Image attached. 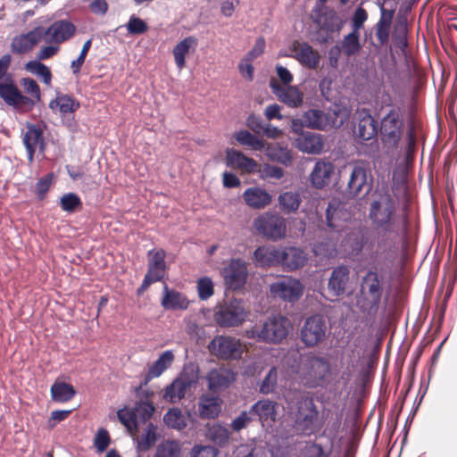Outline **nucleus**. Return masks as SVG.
<instances>
[{
	"instance_id": "obj_30",
	"label": "nucleus",
	"mask_w": 457,
	"mask_h": 457,
	"mask_svg": "<svg viewBox=\"0 0 457 457\" xmlns=\"http://www.w3.org/2000/svg\"><path fill=\"white\" fill-rule=\"evenodd\" d=\"M162 306L165 310H187L189 306V301L187 296L174 289H170L165 284L162 290Z\"/></svg>"
},
{
	"instance_id": "obj_47",
	"label": "nucleus",
	"mask_w": 457,
	"mask_h": 457,
	"mask_svg": "<svg viewBox=\"0 0 457 457\" xmlns=\"http://www.w3.org/2000/svg\"><path fill=\"white\" fill-rule=\"evenodd\" d=\"M361 47L359 33L353 31L344 37L340 48L345 55L352 56L356 54L360 51Z\"/></svg>"
},
{
	"instance_id": "obj_39",
	"label": "nucleus",
	"mask_w": 457,
	"mask_h": 457,
	"mask_svg": "<svg viewBox=\"0 0 457 457\" xmlns=\"http://www.w3.org/2000/svg\"><path fill=\"white\" fill-rule=\"evenodd\" d=\"M234 138L241 145L250 147L254 151H262L265 148V141L252 134L248 130L242 129L234 134Z\"/></svg>"
},
{
	"instance_id": "obj_13",
	"label": "nucleus",
	"mask_w": 457,
	"mask_h": 457,
	"mask_svg": "<svg viewBox=\"0 0 457 457\" xmlns=\"http://www.w3.org/2000/svg\"><path fill=\"white\" fill-rule=\"evenodd\" d=\"M41 32L46 42L60 45L75 35L76 26L68 20H59L53 22L47 29L42 27Z\"/></svg>"
},
{
	"instance_id": "obj_22",
	"label": "nucleus",
	"mask_w": 457,
	"mask_h": 457,
	"mask_svg": "<svg viewBox=\"0 0 457 457\" xmlns=\"http://www.w3.org/2000/svg\"><path fill=\"white\" fill-rule=\"evenodd\" d=\"M193 381L185 376L177 378L167 386L162 395L166 402L175 403L184 398L186 392L191 387Z\"/></svg>"
},
{
	"instance_id": "obj_62",
	"label": "nucleus",
	"mask_w": 457,
	"mask_h": 457,
	"mask_svg": "<svg viewBox=\"0 0 457 457\" xmlns=\"http://www.w3.org/2000/svg\"><path fill=\"white\" fill-rule=\"evenodd\" d=\"M71 413V410H58L51 413L47 420V425L50 428H54L57 423L66 420Z\"/></svg>"
},
{
	"instance_id": "obj_55",
	"label": "nucleus",
	"mask_w": 457,
	"mask_h": 457,
	"mask_svg": "<svg viewBox=\"0 0 457 457\" xmlns=\"http://www.w3.org/2000/svg\"><path fill=\"white\" fill-rule=\"evenodd\" d=\"M111 443V437L108 431L101 428L96 434L94 438V445L98 453H104Z\"/></svg>"
},
{
	"instance_id": "obj_35",
	"label": "nucleus",
	"mask_w": 457,
	"mask_h": 457,
	"mask_svg": "<svg viewBox=\"0 0 457 457\" xmlns=\"http://www.w3.org/2000/svg\"><path fill=\"white\" fill-rule=\"evenodd\" d=\"M49 107L53 111L58 110L64 116L75 112L80 107V104L71 96L60 95L50 102Z\"/></svg>"
},
{
	"instance_id": "obj_63",
	"label": "nucleus",
	"mask_w": 457,
	"mask_h": 457,
	"mask_svg": "<svg viewBox=\"0 0 457 457\" xmlns=\"http://www.w3.org/2000/svg\"><path fill=\"white\" fill-rule=\"evenodd\" d=\"M368 18L367 12L362 8L359 7L354 12L353 17V31L358 32L361 28H362L363 23Z\"/></svg>"
},
{
	"instance_id": "obj_29",
	"label": "nucleus",
	"mask_w": 457,
	"mask_h": 457,
	"mask_svg": "<svg viewBox=\"0 0 457 457\" xmlns=\"http://www.w3.org/2000/svg\"><path fill=\"white\" fill-rule=\"evenodd\" d=\"M349 269L346 266L335 268L328 280V289L333 296H340L345 294L349 281Z\"/></svg>"
},
{
	"instance_id": "obj_57",
	"label": "nucleus",
	"mask_w": 457,
	"mask_h": 457,
	"mask_svg": "<svg viewBox=\"0 0 457 457\" xmlns=\"http://www.w3.org/2000/svg\"><path fill=\"white\" fill-rule=\"evenodd\" d=\"M330 454V450H325L320 444L316 442L308 444L304 451L305 457H329Z\"/></svg>"
},
{
	"instance_id": "obj_31",
	"label": "nucleus",
	"mask_w": 457,
	"mask_h": 457,
	"mask_svg": "<svg viewBox=\"0 0 457 457\" xmlns=\"http://www.w3.org/2000/svg\"><path fill=\"white\" fill-rule=\"evenodd\" d=\"M295 141L297 148L308 154H320L324 146L321 136L310 131H302Z\"/></svg>"
},
{
	"instance_id": "obj_32",
	"label": "nucleus",
	"mask_w": 457,
	"mask_h": 457,
	"mask_svg": "<svg viewBox=\"0 0 457 457\" xmlns=\"http://www.w3.org/2000/svg\"><path fill=\"white\" fill-rule=\"evenodd\" d=\"M278 403L269 399H263L256 402L251 407V411L253 416H257L259 420L264 421H275L277 416Z\"/></svg>"
},
{
	"instance_id": "obj_1",
	"label": "nucleus",
	"mask_w": 457,
	"mask_h": 457,
	"mask_svg": "<svg viewBox=\"0 0 457 457\" xmlns=\"http://www.w3.org/2000/svg\"><path fill=\"white\" fill-rule=\"evenodd\" d=\"M406 178L393 174L391 189L385 188L377 193L370 204L369 219L372 226L387 237L378 243L376 255L380 257L377 264L361 277L356 295V305L360 312L374 319L383 302H387L386 281L383 272L391 269L397 251L394 239H405L410 232V209L407 200H401L396 191L404 187Z\"/></svg>"
},
{
	"instance_id": "obj_41",
	"label": "nucleus",
	"mask_w": 457,
	"mask_h": 457,
	"mask_svg": "<svg viewBox=\"0 0 457 457\" xmlns=\"http://www.w3.org/2000/svg\"><path fill=\"white\" fill-rule=\"evenodd\" d=\"M218 398L213 396H202L199 402V412L202 418L213 419L220 411Z\"/></svg>"
},
{
	"instance_id": "obj_3",
	"label": "nucleus",
	"mask_w": 457,
	"mask_h": 457,
	"mask_svg": "<svg viewBox=\"0 0 457 457\" xmlns=\"http://www.w3.org/2000/svg\"><path fill=\"white\" fill-rule=\"evenodd\" d=\"M293 428L301 436H310L318 433L323 427V420L312 395L298 397L291 412Z\"/></svg>"
},
{
	"instance_id": "obj_49",
	"label": "nucleus",
	"mask_w": 457,
	"mask_h": 457,
	"mask_svg": "<svg viewBox=\"0 0 457 457\" xmlns=\"http://www.w3.org/2000/svg\"><path fill=\"white\" fill-rule=\"evenodd\" d=\"M60 206L62 211L72 213L82 208V202L75 193H68L61 197Z\"/></svg>"
},
{
	"instance_id": "obj_53",
	"label": "nucleus",
	"mask_w": 457,
	"mask_h": 457,
	"mask_svg": "<svg viewBox=\"0 0 457 457\" xmlns=\"http://www.w3.org/2000/svg\"><path fill=\"white\" fill-rule=\"evenodd\" d=\"M407 143L404 148L405 159L407 162L412 161L416 151V132L413 125H410L407 129Z\"/></svg>"
},
{
	"instance_id": "obj_34",
	"label": "nucleus",
	"mask_w": 457,
	"mask_h": 457,
	"mask_svg": "<svg viewBox=\"0 0 457 457\" xmlns=\"http://www.w3.org/2000/svg\"><path fill=\"white\" fill-rule=\"evenodd\" d=\"M197 46V38L189 36L179 42L173 48V56L177 67L181 70L186 66V55L190 49H195Z\"/></svg>"
},
{
	"instance_id": "obj_42",
	"label": "nucleus",
	"mask_w": 457,
	"mask_h": 457,
	"mask_svg": "<svg viewBox=\"0 0 457 457\" xmlns=\"http://www.w3.org/2000/svg\"><path fill=\"white\" fill-rule=\"evenodd\" d=\"M181 453V445L176 440H165L156 447L153 457H179Z\"/></svg>"
},
{
	"instance_id": "obj_2",
	"label": "nucleus",
	"mask_w": 457,
	"mask_h": 457,
	"mask_svg": "<svg viewBox=\"0 0 457 457\" xmlns=\"http://www.w3.org/2000/svg\"><path fill=\"white\" fill-rule=\"evenodd\" d=\"M12 63V56L5 54L0 58V98H2L7 105L12 106L21 112L31 111L36 102L40 101V87L36 80L30 78L21 79V85L27 94L31 97L21 94L18 88L13 77L8 72Z\"/></svg>"
},
{
	"instance_id": "obj_43",
	"label": "nucleus",
	"mask_w": 457,
	"mask_h": 457,
	"mask_svg": "<svg viewBox=\"0 0 457 457\" xmlns=\"http://www.w3.org/2000/svg\"><path fill=\"white\" fill-rule=\"evenodd\" d=\"M117 417L130 434L133 435L137 431L139 423L137 419V412H135L134 409L122 408L117 411Z\"/></svg>"
},
{
	"instance_id": "obj_52",
	"label": "nucleus",
	"mask_w": 457,
	"mask_h": 457,
	"mask_svg": "<svg viewBox=\"0 0 457 457\" xmlns=\"http://www.w3.org/2000/svg\"><path fill=\"white\" fill-rule=\"evenodd\" d=\"M197 292L201 300H207L214 294V287L212 279L208 277H204L197 281Z\"/></svg>"
},
{
	"instance_id": "obj_38",
	"label": "nucleus",
	"mask_w": 457,
	"mask_h": 457,
	"mask_svg": "<svg viewBox=\"0 0 457 457\" xmlns=\"http://www.w3.org/2000/svg\"><path fill=\"white\" fill-rule=\"evenodd\" d=\"M174 361L172 351L167 350L163 352L159 358L150 366L147 377L149 378H157L170 368Z\"/></svg>"
},
{
	"instance_id": "obj_60",
	"label": "nucleus",
	"mask_w": 457,
	"mask_h": 457,
	"mask_svg": "<svg viewBox=\"0 0 457 457\" xmlns=\"http://www.w3.org/2000/svg\"><path fill=\"white\" fill-rule=\"evenodd\" d=\"M391 25L386 24L384 21H378L376 25V37L379 46L387 43L389 39Z\"/></svg>"
},
{
	"instance_id": "obj_10",
	"label": "nucleus",
	"mask_w": 457,
	"mask_h": 457,
	"mask_svg": "<svg viewBox=\"0 0 457 457\" xmlns=\"http://www.w3.org/2000/svg\"><path fill=\"white\" fill-rule=\"evenodd\" d=\"M247 262L240 258L231 259L221 271L227 288L237 291L242 289L248 278Z\"/></svg>"
},
{
	"instance_id": "obj_56",
	"label": "nucleus",
	"mask_w": 457,
	"mask_h": 457,
	"mask_svg": "<svg viewBox=\"0 0 457 457\" xmlns=\"http://www.w3.org/2000/svg\"><path fill=\"white\" fill-rule=\"evenodd\" d=\"M253 416L251 409L248 411H242L239 416L232 420L230 425L231 428L237 432L242 430L250 424L253 420Z\"/></svg>"
},
{
	"instance_id": "obj_18",
	"label": "nucleus",
	"mask_w": 457,
	"mask_h": 457,
	"mask_svg": "<svg viewBox=\"0 0 457 457\" xmlns=\"http://www.w3.org/2000/svg\"><path fill=\"white\" fill-rule=\"evenodd\" d=\"M208 387L212 392H218L229 386L236 379L235 373L228 368L220 367L210 370L206 376Z\"/></svg>"
},
{
	"instance_id": "obj_27",
	"label": "nucleus",
	"mask_w": 457,
	"mask_h": 457,
	"mask_svg": "<svg viewBox=\"0 0 457 457\" xmlns=\"http://www.w3.org/2000/svg\"><path fill=\"white\" fill-rule=\"evenodd\" d=\"M243 199L249 207L261 210L270 204L272 196L265 189L253 187L245 190Z\"/></svg>"
},
{
	"instance_id": "obj_37",
	"label": "nucleus",
	"mask_w": 457,
	"mask_h": 457,
	"mask_svg": "<svg viewBox=\"0 0 457 457\" xmlns=\"http://www.w3.org/2000/svg\"><path fill=\"white\" fill-rule=\"evenodd\" d=\"M278 202L279 209L284 213L289 214L298 210L302 199L297 192L287 191L278 195Z\"/></svg>"
},
{
	"instance_id": "obj_7",
	"label": "nucleus",
	"mask_w": 457,
	"mask_h": 457,
	"mask_svg": "<svg viewBox=\"0 0 457 457\" xmlns=\"http://www.w3.org/2000/svg\"><path fill=\"white\" fill-rule=\"evenodd\" d=\"M246 312L241 300L231 298L217 304L214 308L213 319L220 328H234L242 325L247 319Z\"/></svg>"
},
{
	"instance_id": "obj_40",
	"label": "nucleus",
	"mask_w": 457,
	"mask_h": 457,
	"mask_svg": "<svg viewBox=\"0 0 457 457\" xmlns=\"http://www.w3.org/2000/svg\"><path fill=\"white\" fill-rule=\"evenodd\" d=\"M303 123L308 128L324 129L328 125V118L324 112L320 110L312 109L303 116Z\"/></svg>"
},
{
	"instance_id": "obj_6",
	"label": "nucleus",
	"mask_w": 457,
	"mask_h": 457,
	"mask_svg": "<svg viewBox=\"0 0 457 457\" xmlns=\"http://www.w3.org/2000/svg\"><path fill=\"white\" fill-rule=\"evenodd\" d=\"M378 132L384 147L397 149L404 132V111L399 107L390 109L381 119Z\"/></svg>"
},
{
	"instance_id": "obj_54",
	"label": "nucleus",
	"mask_w": 457,
	"mask_h": 457,
	"mask_svg": "<svg viewBox=\"0 0 457 457\" xmlns=\"http://www.w3.org/2000/svg\"><path fill=\"white\" fill-rule=\"evenodd\" d=\"M126 27L131 35H141L148 30L146 22L135 15L130 16Z\"/></svg>"
},
{
	"instance_id": "obj_16",
	"label": "nucleus",
	"mask_w": 457,
	"mask_h": 457,
	"mask_svg": "<svg viewBox=\"0 0 457 457\" xmlns=\"http://www.w3.org/2000/svg\"><path fill=\"white\" fill-rule=\"evenodd\" d=\"M292 51L295 53L293 57L299 62V63L308 69L315 70L319 67L320 62V55L307 42L295 41L292 45Z\"/></svg>"
},
{
	"instance_id": "obj_12",
	"label": "nucleus",
	"mask_w": 457,
	"mask_h": 457,
	"mask_svg": "<svg viewBox=\"0 0 457 457\" xmlns=\"http://www.w3.org/2000/svg\"><path fill=\"white\" fill-rule=\"evenodd\" d=\"M304 287L301 281L291 277L283 278L270 286V294L274 297L287 302H295L300 299Z\"/></svg>"
},
{
	"instance_id": "obj_26",
	"label": "nucleus",
	"mask_w": 457,
	"mask_h": 457,
	"mask_svg": "<svg viewBox=\"0 0 457 457\" xmlns=\"http://www.w3.org/2000/svg\"><path fill=\"white\" fill-rule=\"evenodd\" d=\"M147 254L149 262L146 274L157 281H161L164 278L167 270L166 252L163 249L150 250Z\"/></svg>"
},
{
	"instance_id": "obj_28",
	"label": "nucleus",
	"mask_w": 457,
	"mask_h": 457,
	"mask_svg": "<svg viewBox=\"0 0 457 457\" xmlns=\"http://www.w3.org/2000/svg\"><path fill=\"white\" fill-rule=\"evenodd\" d=\"M306 262V256L303 250L297 247L280 248L279 265L288 270L302 268Z\"/></svg>"
},
{
	"instance_id": "obj_64",
	"label": "nucleus",
	"mask_w": 457,
	"mask_h": 457,
	"mask_svg": "<svg viewBox=\"0 0 457 457\" xmlns=\"http://www.w3.org/2000/svg\"><path fill=\"white\" fill-rule=\"evenodd\" d=\"M246 125L255 134L262 133V130L264 129L262 120L254 114H251L248 116V118L246 119Z\"/></svg>"
},
{
	"instance_id": "obj_9",
	"label": "nucleus",
	"mask_w": 457,
	"mask_h": 457,
	"mask_svg": "<svg viewBox=\"0 0 457 457\" xmlns=\"http://www.w3.org/2000/svg\"><path fill=\"white\" fill-rule=\"evenodd\" d=\"M210 353L220 360H238L244 353V345L239 339L224 335L215 336L208 344Z\"/></svg>"
},
{
	"instance_id": "obj_23",
	"label": "nucleus",
	"mask_w": 457,
	"mask_h": 457,
	"mask_svg": "<svg viewBox=\"0 0 457 457\" xmlns=\"http://www.w3.org/2000/svg\"><path fill=\"white\" fill-rule=\"evenodd\" d=\"M334 170L335 166L332 162L326 161L317 162L310 175L312 186L319 189L328 186L330 182Z\"/></svg>"
},
{
	"instance_id": "obj_15",
	"label": "nucleus",
	"mask_w": 457,
	"mask_h": 457,
	"mask_svg": "<svg viewBox=\"0 0 457 457\" xmlns=\"http://www.w3.org/2000/svg\"><path fill=\"white\" fill-rule=\"evenodd\" d=\"M270 87L278 99L289 107H300L303 103V93L296 87H285L272 79L270 82Z\"/></svg>"
},
{
	"instance_id": "obj_8",
	"label": "nucleus",
	"mask_w": 457,
	"mask_h": 457,
	"mask_svg": "<svg viewBox=\"0 0 457 457\" xmlns=\"http://www.w3.org/2000/svg\"><path fill=\"white\" fill-rule=\"evenodd\" d=\"M253 226L258 234L269 240L278 241L287 235L286 219L275 212H266L259 215Z\"/></svg>"
},
{
	"instance_id": "obj_45",
	"label": "nucleus",
	"mask_w": 457,
	"mask_h": 457,
	"mask_svg": "<svg viewBox=\"0 0 457 457\" xmlns=\"http://www.w3.org/2000/svg\"><path fill=\"white\" fill-rule=\"evenodd\" d=\"M208 436L214 444L219 446H224L228 443L230 432L220 424H213L208 429Z\"/></svg>"
},
{
	"instance_id": "obj_50",
	"label": "nucleus",
	"mask_w": 457,
	"mask_h": 457,
	"mask_svg": "<svg viewBox=\"0 0 457 457\" xmlns=\"http://www.w3.org/2000/svg\"><path fill=\"white\" fill-rule=\"evenodd\" d=\"M278 385V370L272 367L266 374L260 385V393L269 395L273 393Z\"/></svg>"
},
{
	"instance_id": "obj_19",
	"label": "nucleus",
	"mask_w": 457,
	"mask_h": 457,
	"mask_svg": "<svg viewBox=\"0 0 457 457\" xmlns=\"http://www.w3.org/2000/svg\"><path fill=\"white\" fill-rule=\"evenodd\" d=\"M23 144L28 153V159L30 162L34 160L36 150H45L43 130L37 125H29L23 136Z\"/></svg>"
},
{
	"instance_id": "obj_21",
	"label": "nucleus",
	"mask_w": 457,
	"mask_h": 457,
	"mask_svg": "<svg viewBox=\"0 0 457 457\" xmlns=\"http://www.w3.org/2000/svg\"><path fill=\"white\" fill-rule=\"evenodd\" d=\"M367 187V193L370 187L367 185V170L364 167L355 165L353 167L345 187V192L350 196H357Z\"/></svg>"
},
{
	"instance_id": "obj_20",
	"label": "nucleus",
	"mask_w": 457,
	"mask_h": 457,
	"mask_svg": "<svg viewBox=\"0 0 457 457\" xmlns=\"http://www.w3.org/2000/svg\"><path fill=\"white\" fill-rule=\"evenodd\" d=\"M280 248L274 245L258 246L253 254L254 264L260 268L279 265Z\"/></svg>"
},
{
	"instance_id": "obj_61",
	"label": "nucleus",
	"mask_w": 457,
	"mask_h": 457,
	"mask_svg": "<svg viewBox=\"0 0 457 457\" xmlns=\"http://www.w3.org/2000/svg\"><path fill=\"white\" fill-rule=\"evenodd\" d=\"M252 61L250 57L245 56L239 63L238 70L241 75L246 78L249 81H252L253 79V71L254 68L252 64Z\"/></svg>"
},
{
	"instance_id": "obj_25",
	"label": "nucleus",
	"mask_w": 457,
	"mask_h": 457,
	"mask_svg": "<svg viewBox=\"0 0 457 457\" xmlns=\"http://www.w3.org/2000/svg\"><path fill=\"white\" fill-rule=\"evenodd\" d=\"M226 162L228 166L233 169H238L245 173L254 172L258 166L257 162L253 158L235 149L227 150Z\"/></svg>"
},
{
	"instance_id": "obj_51",
	"label": "nucleus",
	"mask_w": 457,
	"mask_h": 457,
	"mask_svg": "<svg viewBox=\"0 0 457 457\" xmlns=\"http://www.w3.org/2000/svg\"><path fill=\"white\" fill-rule=\"evenodd\" d=\"M134 410L135 412H137V419L140 424L141 422L145 423L152 418L155 408L152 403L148 402H140L137 403Z\"/></svg>"
},
{
	"instance_id": "obj_59",
	"label": "nucleus",
	"mask_w": 457,
	"mask_h": 457,
	"mask_svg": "<svg viewBox=\"0 0 457 457\" xmlns=\"http://www.w3.org/2000/svg\"><path fill=\"white\" fill-rule=\"evenodd\" d=\"M191 457H217L219 450L211 445H198L191 450Z\"/></svg>"
},
{
	"instance_id": "obj_58",
	"label": "nucleus",
	"mask_w": 457,
	"mask_h": 457,
	"mask_svg": "<svg viewBox=\"0 0 457 457\" xmlns=\"http://www.w3.org/2000/svg\"><path fill=\"white\" fill-rule=\"evenodd\" d=\"M53 173H49L41 179H38V181L36 184V195H37L39 200H42L45 198L46 194L50 189L52 181H53Z\"/></svg>"
},
{
	"instance_id": "obj_5",
	"label": "nucleus",
	"mask_w": 457,
	"mask_h": 457,
	"mask_svg": "<svg viewBox=\"0 0 457 457\" xmlns=\"http://www.w3.org/2000/svg\"><path fill=\"white\" fill-rule=\"evenodd\" d=\"M329 370L330 365L325 358L308 354L302 358L298 376L303 386L316 388L325 383Z\"/></svg>"
},
{
	"instance_id": "obj_24",
	"label": "nucleus",
	"mask_w": 457,
	"mask_h": 457,
	"mask_svg": "<svg viewBox=\"0 0 457 457\" xmlns=\"http://www.w3.org/2000/svg\"><path fill=\"white\" fill-rule=\"evenodd\" d=\"M378 124L376 120L367 112L362 110L358 112V124L356 127V137L363 141L373 138L378 134Z\"/></svg>"
},
{
	"instance_id": "obj_46",
	"label": "nucleus",
	"mask_w": 457,
	"mask_h": 457,
	"mask_svg": "<svg viewBox=\"0 0 457 457\" xmlns=\"http://www.w3.org/2000/svg\"><path fill=\"white\" fill-rule=\"evenodd\" d=\"M156 427L149 422L144 433L137 438V448L140 451H146L156 442Z\"/></svg>"
},
{
	"instance_id": "obj_4",
	"label": "nucleus",
	"mask_w": 457,
	"mask_h": 457,
	"mask_svg": "<svg viewBox=\"0 0 457 457\" xmlns=\"http://www.w3.org/2000/svg\"><path fill=\"white\" fill-rule=\"evenodd\" d=\"M291 327L287 318L283 316H273L269 318L261 325H254L245 331L248 338L256 339L260 342L278 344L285 339Z\"/></svg>"
},
{
	"instance_id": "obj_48",
	"label": "nucleus",
	"mask_w": 457,
	"mask_h": 457,
	"mask_svg": "<svg viewBox=\"0 0 457 457\" xmlns=\"http://www.w3.org/2000/svg\"><path fill=\"white\" fill-rule=\"evenodd\" d=\"M164 423L171 428L182 429L187 426L182 411L178 408L169 410L164 417Z\"/></svg>"
},
{
	"instance_id": "obj_17",
	"label": "nucleus",
	"mask_w": 457,
	"mask_h": 457,
	"mask_svg": "<svg viewBox=\"0 0 457 457\" xmlns=\"http://www.w3.org/2000/svg\"><path fill=\"white\" fill-rule=\"evenodd\" d=\"M41 31L42 26H37L28 33L14 37L11 43L12 52L18 54L30 52L42 40Z\"/></svg>"
},
{
	"instance_id": "obj_14",
	"label": "nucleus",
	"mask_w": 457,
	"mask_h": 457,
	"mask_svg": "<svg viewBox=\"0 0 457 457\" xmlns=\"http://www.w3.org/2000/svg\"><path fill=\"white\" fill-rule=\"evenodd\" d=\"M327 225L335 231H342L345 224L351 219L346 204L338 199H332L326 210Z\"/></svg>"
},
{
	"instance_id": "obj_44",
	"label": "nucleus",
	"mask_w": 457,
	"mask_h": 457,
	"mask_svg": "<svg viewBox=\"0 0 457 457\" xmlns=\"http://www.w3.org/2000/svg\"><path fill=\"white\" fill-rule=\"evenodd\" d=\"M25 69L28 71L40 77L46 85H51L52 72L50 69L46 64L42 63L39 60L28 62L25 64Z\"/></svg>"
},
{
	"instance_id": "obj_33",
	"label": "nucleus",
	"mask_w": 457,
	"mask_h": 457,
	"mask_svg": "<svg viewBox=\"0 0 457 457\" xmlns=\"http://www.w3.org/2000/svg\"><path fill=\"white\" fill-rule=\"evenodd\" d=\"M265 152L267 157L273 162H277L285 166H289L292 162L293 156L291 151L279 143L265 145Z\"/></svg>"
},
{
	"instance_id": "obj_36",
	"label": "nucleus",
	"mask_w": 457,
	"mask_h": 457,
	"mask_svg": "<svg viewBox=\"0 0 457 457\" xmlns=\"http://www.w3.org/2000/svg\"><path fill=\"white\" fill-rule=\"evenodd\" d=\"M76 395L72 385L65 382H54L51 386V396L57 403H67Z\"/></svg>"
},
{
	"instance_id": "obj_11",
	"label": "nucleus",
	"mask_w": 457,
	"mask_h": 457,
	"mask_svg": "<svg viewBox=\"0 0 457 457\" xmlns=\"http://www.w3.org/2000/svg\"><path fill=\"white\" fill-rule=\"evenodd\" d=\"M327 322L322 315L316 314L306 319L301 329V339L309 347L317 345L325 339Z\"/></svg>"
}]
</instances>
